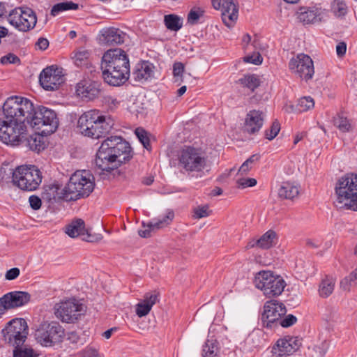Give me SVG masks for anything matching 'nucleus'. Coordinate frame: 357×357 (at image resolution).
Segmentation results:
<instances>
[{"label": "nucleus", "mask_w": 357, "mask_h": 357, "mask_svg": "<svg viewBox=\"0 0 357 357\" xmlns=\"http://www.w3.org/2000/svg\"><path fill=\"white\" fill-rule=\"evenodd\" d=\"M2 108L5 119H0V140L3 143L19 141L28 125L45 135L54 132L59 126L54 110L43 105L35 106L26 98L10 96Z\"/></svg>", "instance_id": "1"}, {"label": "nucleus", "mask_w": 357, "mask_h": 357, "mask_svg": "<svg viewBox=\"0 0 357 357\" xmlns=\"http://www.w3.org/2000/svg\"><path fill=\"white\" fill-rule=\"evenodd\" d=\"M100 69L107 84L113 86H121L130 77L128 55L121 48L108 50L101 58Z\"/></svg>", "instance_id": "2"}, {"label": "nucleus", "mask_w": 357, "mask_h": 357, "mask_svg": "<svg viewBox=\"0 0 357 357\" xmlns=\"http://www.w3.org/2000/svg\"><path fill=\"white\" fill-rule=\"evenodd\" d=\"M335 194L340 208L357 211V174L347 173L339 178L335 183Z\"/></svg>", "instance_id": "3"}, {"label": "nucleus", "mask_w": 357, "mask_h": 357, "mask_svg": "<svg viewBox=\"0 0 357 357\" xmlns=\"http://www.w3.org/2000/svg\"><path fill=\"white\" fill-rule=\"evenodd\" d=\"M94 186V177L89 171H77L70 176L66 185L69 195L66 197L70 201L87 197L93 192Z\"/></svg>", "instance_id": "4"}, {"label": "nucleus", "mask_w": 357, "mask_h": 357, "mask_svg": "<svg viewBox=\"0 0 357 357\" xmlns=\"http://www.w3.org/2000/svg\"><path fill=\"white\" fill-rule=\"evenodd\" d=\"M1 340L14 347H21L27 338L29 328L25 319H13L8 321L1 331Z\"/></svg>", "instance_id": "5"}, {"label": "nucleus", "mask_w": 357, "mask_h": 357, "mask_svg": "<svg viewBox=\"0 0 357 357\" xmlns=\"http://www.w3.org/2000/svg\"><path fill=\"white\" fill-rule=\"evenodd\" d=\"M207 158L201 148L185 146L179 152L178 164L186 172H200L206 166Z\"/></svg>", "instance_id": "6"}, {"label": "nucleus", "mask_w": 357, "mask_h": 357, "mask_svg": "<svg viewBox=\"0 0 357 357\" xmlns=\"http://www.w3.org/2000/svg\"><path fill=\"white\" fill-rule=\"evenodd\" d=\"M255 286L263 291L268 297L280 295L286 286V282L282 276L275 275L271 271H261L257 273L255 278Z\"/></svg>", "instance_id": "7"}, {"label": "nucleus", "mask_w": 357, "mask_h": 357, "mask_svg": "<svg viewBox=\"0 0 357 357\" xmlns=\"http://www.w3.org/2000/svg\"><path fill=\"white\" fill-rule=\"evenodd\" d=\"M15 185L24 191L36 190L42 181L40 171L35 165H21L15 169Z\"/></svg>", "instance_id": "8"}, {"label": "nucleus", "mask_w": 357, "mask_h": 357, "mask_svg": "<svg viewBox=\"0 0 357 357\" xmlns=\"http://www.w3.org/2000/svg\"><path fill=\"white\" fill-rule=\"evenodd\" d=\"M64 329L56 321L41 324L35 332L38 342L45 347H52L61 341Z\"/></svg>", "instance_id": "9"}, {"label": "nucleus", "mask_w": 357, "mask_h": 357, "mask_svg": "<svg viewBox=\"0 0 357 357\" xmlns=\"http://www.w3.org/2000/svg\"><path fill=\"white\" fill-rule=\"evenodd\" d=\"M84 312V305L73 298L61 302L55 314L63 322L75 323Z\"/></svg>", "instance_id": "10"}, {"label": "nucleus", "mask_w": 357, "mask_h": 357, "mask_svg": "<svg viewBox=\"0 0 357 357\" xmlns=\"http://www.w3.org/2000/svg\"><path fill=\"white\" fill-rule=\"evenodd\" d=\"M287 312L285 305L275 300L266 302L264 311L261 315V320L264 327L272 328L278 324L282 315Z\"/></svg>", "instance_id": "11"}, {"label": "nucleus", "mask_w": 357, "mask_h": 357, "mask_svg": "<svg viewBox=\"0 0 357 357\" xmlns=\"http://www.w3.org/2000/svg\"><path fill=\"white\" fill-rule=\"evenodd\" d=\"M109 149L108 143H102L96 153L95 162L100 170L111 172L121 165V160H118L116 155Z\"/></svg>", "instance_id": "12"}, {"label": "nucleus", "mask_w": 357, "mask_h": 357, "mask_svg": "<svg viewBox=\"0 0 357 357\" xmlns=\"http://www.w3.org/2000/svg\"><path fill=\"white\" fill-rule=\"evenodd\" d=\"M65 82L62 68L47 66L44 68L39 75V82L41 86L46 91H54Z\"/></svg>", "instance_id": "13"}, {"label": "nucleus", "mask_w": 357, "mask_h": 357, "mask_svg": "<svg viewBox=\"0 0 357 357\" xmlns=\"http://www.w3.org/2000/svg\"><path fill=\"white\" fill-rule=\"evenodd\" d=\"M289 68L291 73L307 81L312 78L314 73L313 61L310 56L298 54L289 62Z\"/></svg>", "instance_id": "14"}, {"label": "nucleus", "mask_w": 357, "mask_h": 357, "mask_svg": "<svg viewBox=\"0 0 357 357\" xmlns=\"http://www.w3.org/2000/svg\"><path fill=\"white\" fill-rule=\"evenodd\" d=\"M102 143H108L109 150L116 155L118 160H121V165L128 162L133 157L130 144L122 137L111 136Z\"/></svg>", "instance_id": "15"}, {"label": "nucleus", "mask_w": 357, "mask_h": 357, "mask_svg": "<svg viewBox=\"0 0 357 357\" xmlns=\"http://www.w3.org/2000/svg\"><path fill=\"white\" fill-rule=\"evenodd\" d=\"M65 232L71 238L81 237L87 242H96L101 237L100 235L91 234L90 230L85 227V222L82 219L77 218L66 226Z\"/></svg>", "instance_id": "16"}, {"label": "nucleus", "mask_w": 357, "mask_h": 357, "mask_svg": "<svg viewBox=\"0 0 357 357\" xmlns=\"http://www.w3.org/2000/svg\"><path fill=\"white\" fill-rule=\"evenodd\" d=\"M301 344L302 339L298 337H284L277 341L272 352L278 357L289 356L298 350Z\"/></svg>", "instance_id": "17"}, {"label": "nucleus", "mask_w": 357, "mask_h": 357, "mask_svg": "<svg viewBox=\"0 0 357 357\" xmlns=\"http://www.w3.org/2000/svg\"><path fill=\"white\" fill-rule=\"evenodd\" d=\"M114 126V121L109 116H105L98 110L96 116L90 137L93 139H98L108 134Z\"/></svg>", "instance_id": "18"}, {"label": "nucleus", "mask_w": 357, "mask_h": 357, "mask_svg": "<svg viewBox=\"0 0 357 357\" xmlns=\"http://www.w3.org/2000/svg\"><path fill=\"white\" fill-rule=\"evenodd\" d=\"M126 36V34L118 28L108 27L100 31L99 40L101 44L114 46L123 44Z\"/></svg>", "instance_id": "19"}, {"label": "nucleus", "mask_w": 357, "mask_h": 357, "mask_svg": "<svg viewBox=\"0 0 357 357\" xmlns=\"http://www.w3.org/2000/svg\"><path fill=\"white\" fill-rule=\"evenodd\" d=\"M42 196L44 199H46L49 203L52 204L59 202L61 200L70 202V200L66 197H69L66 186L61 189L60 185L56 183L45 185Z\"/></svg>", "instance_id": "20"}, {"label": "nucleus", "mask_w": 357, "mask_h": 357, "mask_svg": "<svg viewBox=\"0 0 357 357\" xmlns=\"http://www.w3.org/2000/svg\"><path fill=\"white\" fill-rule=\"evenodd\" d=\"M174 218V213L172 210L167 211L166 215L161 219L158 220L157 221L153 222H149L147 224H145L144 222H142V227L145 228L144 229H139L138 231L139 235L142 238H148L151 236V232L155 229H161L168 225L172 221Z\"/></svg>", "instance_id": "21"}, {"label": "nucleus", "mask_w": 357, "mask_h": 357, "mask_svg": "<svg viewBox=\"0 0 357 357\" xmlns=\"http://www.w3.org/2000/svg\"><path fill=\"white\" fill-rule=\"evenodd\" d=\"M100 87V84L98 82L84 81L77 84L76 93L82 99L92 100L99 96Z\"/></svg>", "instance_id": "22"}, {"label": "nucleus", "mask_w": 357, "mask_h": 357, "mask_svg": "<svg viewBox=\"0 0 357 357\" xmlns=\"http://www.w3.org/2000/svg\"><path fill=\"white\" fill-rule=\"evenodd\" d=\"M324 10L317 6L301 7L298 18L305 24L320 22L323 19Z\"/></svg>", "instance_id": "23"}, {"label": "nucleus", "mask_w": 357, "mask_h": 357, "mask_svg": "<svg viewBox=\"0 0 357 357\" xmlns=\"http://www.w3.org/2000/svg\"><path fill=\"white\" fill-rule=\"evenodd\" d=\"M26 131L24 132L23 136L19 141L5 143L6 144L17 145L19 144H24L30 150L40 152L44 150L46 145L44 141V134L34 133L33 135L26 137Z\"/></svg>", "instance_id": "24"}, {"label": "nucleus", "mask_w": 357, "mask_h": 357, "mask_svg": "<svg viewBox=\"0 0 357 357\" xmlns=\"http://www.w3.org/2000/svg\"><path fill=\"white\" fill-rule=\"evenodd\" d=\"M6 301L8 310L17 308L26 305L31 300V295L26 291H14L2 296Z\"/></svg>", "instance_id": "25"}, {"label": "nucleus", "mask_w": 357, "mask_h": 357, "mask_svg": "<svg viewBox=\"0 0 357 357\" xmlns=\"http://www.w3.org/2000/svg\"><path fill=\"white\" fill-rule=\"evenodd\" d=\"M264 113L259 110H250L245 120V130L249 134H255L259 131L264 124Z\"/></svg>", "instance_id": "26"}, {"label": "nucleus", "mask_w": 357, "mask_h": 357, "mask_svg": "<svg viewBox=\"0 0 357 357\" xmlns=\"http://www.w3.org/2000/svg\"><path fill=\"white\" fill-rule=\"evenodd\" d=\"M98 114V110L93 109L84 112L79 116L77 121V128L83 135L90 137L96 116Z\"/></svg>", "instance_id": "27"}, {"label": "nucleus", "mask_w": 357, "mask_h": 357, "mask_svg": "<svg viewBox=\"0 0 357 357\" xmlns=\"http://www.w3.org/2000/svg\"><path fill=\"white\" fill-rule=\"evenodd\" d=\"M23 14L22 15L20 24L17 25V29L21 31H28L33 29L37 22V17L35 12L29 7H22Z\"/></svg>", "instance_id": "28"}, {"label": "nucleus", "mask_w": 357, "mask_h": 357, "mask_svg": "<svg viewBox=\"0 0 357 357\" xmlns=\"http://www.w3.org/2000/svg\"><path fill=\"white\" fill-rule=\"evenodd\" d=\"M153 65L148 61L137 63L132 73L134 79L137 82L147 80L153 76Z\"/></svg>", "instance_id": "29"}, {"label": "nucleus", "mask_w": 357, "mask_h": 357, "mask_svg": "<svg viewBox=\"0 0 357 357\" xmlns=\"http://www.w3.org/2000/svg\"><path fill=\"white\" fill-rule=\"evenodd\" d=\"M158 301V295L146 294L143 301L136 305V314L138 317H142L147 315L151 311L153 305Z\"/></svg>", "instance_id": "30"}, {"label": "nucleus", "mask_w": 357, "mask_h": 357, "mask_svg": "<svg viewBox=\"0 0 357 357\" xmlns=\"http://www.w3.org/2000/svg\"><path fill=\"white\" fill-rule=\"evenodd\" d=\"M299 194L298 188L289 181L282 182L278 189V195L282 199H293Z\"/></svg>", "instance_id": "31"}, {"label": "nucleus", "mask_w": 357, "mask_h": 357, "mask_svg": "<svg viewBox=\"0 0 357 357\" xmlns=\"http://www.w3.org/2000/svg\"><path fill=\"white\" fill-rule=\"evenodd\" d=\"M237 82L243 87L250 90L251 92H254L261 84V80L259 76L255 74L243 75L242 77L238 79Z\"/></svg>", "instance_id": "32"}, {"label": "nucleus", "mask_w": 357, "mask_h": 357, "mask_svg": "<svg viewBox=\"0 0 357 357\" xmlns=\"http://www.w3.org/2000/svg\"><path fill=\"white\" fill-rule=\"evenodd\" d=\"M15 169L9 167L8 165L0 168V187L5 188L9 184L15 185Z\"/></svg>", "instance_id": "33"}, {"label": "nucleus", "mask_w": 357, "mask_h": 357, "mask_svg": "<svg viewBox=\"0 0 357 357\" xmlns=\"http://www.w3.org/2000/svg\"><path fill=\"white\" fill-rule=\"evenodd\" d=\"M314 101L310 96H304L298 100L297 104L291 105V110L295 113H302L312 109Z\"/></svg>", "instance_id": "34"}, {"label": "nucleus", "mask_w": 357, "mask_h": 357, "mask_svg": "<svg viewBox=\"0 0 357 357\" xmlns=\"http://www.w3.org/2000/svg\"><path fill=\"white\" fill-rule=\"evenodd\" d=\"M183 19L175 14L166 15L164 17V23L167 29L178 31L183 26Z\"/></svg>", "instance_id": "35"}, {"label": "nucleus", "mask_w": 357, "mask_h": 357, "mask_svg": "<svg viewBox=\"0 0 357 357\" xmlns=\"http://www.w3.org/2000/svg\"><path fill=\"white\" fill-rule=\"evenodd\" d=\"M219 350V342L213 338L208 339L203 345L202 357H217Z\"/></svg>", "instance_id": "36"}, {"label": "nucleus", "mask_w": 357, "mask_h": 357, "mask_svg": "<svg viewBox=\"0 0 357 357\" xmlns=\"http://www.w3.org/2000/svg\"><path fill=\"white\" fill-rule=\"evenodd\" d=\"M276 233L273 230H268L263 234L255 243L257 246L263 249H268L274 244Z\"/></svg>", "instance_id": "37"}, {"label": "nucleus", "mask_w": 357, "mask_h": 357, "mask_svg": "<svg viewBox=\"0 0 357 357\" xmlns=\"http://www.w3.org/2000/svg\"><path fill=\"white\" fill-rule=\"evenodd\" d=\"M335 280L333 278L326 277L319 284V293L323 298L328 297L333 291Z\"/></svg>", "instance_id": "38"}, {"label": "nucleus", "mask_w": 357, "mask_h": 357, "mask_svg": "<svg viewBox=\"0 0 357 357\" xmlns=\"http://www.w3.org/2000/svg\"><path fill=\"white\" fill-rule=\"evenodd\" d=\"M79 4L73 1H63L54 5L51 9V15L56 16L60 13L70 10H77Z\"/></svg>", "instance_id": "39"}, {"label": "nucleus", "mask_w": 357, "mask_h": 357, "mask_svg": "<svg viewBox=\"0 0 357 357\" xmlns=\"http://www.w3.org/2000/svg\"><path fill=\"white\" fill-rule=\"evenodd\" d=\"M204 15V10L200 7H192L187 16V22L190 25H195L199 23V19Z\"/></svg>", "instance_id": "40"}, {"label": "nucleus", "mask_w": 357, "mask_h": 357, "mask_svg": "<svg viewBox=\"0 0 357 357\" xmlns=\"http://www.w3.org/2000/svg\"><path fill=\"white\" fill-rule=\"evenodd\" d=\"M331 11L338 18L344 17L347 13L346 3L341 0H335L331 6Z\"/></svg>", "instance_id": "41"}, {"label": "nucleus", "mask_w": 357, "mask_h": 357, "mask_svg": "<svg viewBox=\"0 0 357 357\" xmlns=\"http://www.w3.org/2000/svg\"><path fill=\"white\" fill-rule=\"evenodd\" d=\"M135 133L139 141L142 144L144 148L150 151L151 149V146L148 132L144 128L139 127L135 129Z\"/></svg>", "instance_id": "42"}, {"label": "nucleus", "mask_w": 357, "mask_h": 357, "mask_svg": "<svg viewBox=\"0 0 357 357\" xmlns=\"http://www.w3.org/2000/svg\"><path fill=\"white\" fill-rule=\"evenodd\" d=\"M22 14V7L11 10L7 17L8 22L17 29V25L20 24V22H22L20 20Z\"/></svg>", "instance_id": "43"}, {"label": "nucleus", "mask_w": 357, "mask_h": 357, "mask_svg": "<svg viewBox=\"0 0 357 357\" xmlns=\"http://www.w3.org/2000/svg\"><path fill=\"white\" fill-rule=\"evenodd\" d=\"M280 130V124L275 120L272 123L271 126L265 130V137L268 140L273 139Z\"/></svg>", "instance_id": "44"}, {"label": "nucleus", "mask_w": 357, "mask_h": 357, "mask_svg": "<svg viewBox=\"0 0 357 357\" xmlns=\"http://www.w3.org/2000/svg\"><path fill=\"white\" fill-rule=\"evenodd\" d=\"M13 357H38V354L33 349H22L20 347H16L13 350Z\"/></svg>", "instance_id": "45"}, {"label": "nucleus", "mask_w": 357, "mask_h": 357, "mask_svg": "<svg viewBox=\"0 0 357 357\" xmlns=\"http://www.w3.org/2000/svg\"><path fill=\"white\" fill-rule=\"evenodd\" d=\"M102 102L108 107L109 110L113 111L119 107L121 100H118L114 96L107 95L103 97Z\"/></svg>", "instance_id": "46"}, {"label": "nucleus", "mask_w": 357, "mask_h": 357, "mask_svg": "<svg viewBox=\"0 0 357 357\" xmlns=\"http://www.w3.org/2000/svg\"><path fill=\"white\" fill-rule=\"evenodd\" d=\"M221 11L222 20L224 24L228 27L232 26L236 20H229V15L233 13L231 6H222Z\"/></svg>", "instance_id": "47"}, {"label": "nucleus", "mask_w": 357, "mask_h": 357, "mask_svg": "<svg viewBox=\"0 0 357 357\" xmlns=\"http://www.w3.org/2000/svg\"><path fill=\"white\" fill-rule=\"evenodd\" d=\"M90 53L87 50L78 51L75 55V63L78 66L87 65Z\"/></svg>", "instance_id": "48"}, {"label": "nucleus", "mask_w": 357, "mask_h": 357, "mask_svg": "<svg viewBox=\"0 0 357 357\" xmlns=\"http://www.w3.org/2000/svg\"><path fill=\"white\" fill-rule=\"evenodd\" d=\"M356 280H357V268L340 282V287L344 290H349L351 283Z\"/></svg>", "instance_id": "49"}, {"label": "nucleus", "mask_w": 357, "mask_h": 357, "mask_svg": "<svg viewBox=\"0 0 357 357\" xmlns=\"http://www.w3.org/2000/svg\"><path fill=\"white\" fill-rule=\"evenodd\" d=\"M231 6L232 11L231 14L229 15V20H236L238 18V6L234 3V0H222V6Z\"/></svg>", "instance_id": "50"}, {"label": "nucleus", "mask_w": 357, "mask_h": 357, "mask_svg": "<svg viewBox=\"0 0 357 357\" xmlns=\"http://www.w3.org/2000/svg\"><path fill=\"white\" fill-rule=\"evenodd\" d=\"M210 215L207 205L200 206L194 209V217L197 219L208 217Z\"/></svg>", "instance_id": "51"}, {"label": "nucleus", "mask_w": 357, "mask_h": 357, "mask_svg": "<svg viewBox=\"0 0 357 357\" xmlns=\"http://www.w3.org/2000/svg\"><path fill=\"white\" fill-rule=\"evenodd\" d=\"M297 321V318L293 314H288L283 319H280L278 324L283 328H289Z\"/></svg>", "instance_id": "52"}, {"label": "nucleus", "mask_w": 357, "mask_h": 357, "mask_svg": "<svg viewBox=\"0 0 357 357\" xmlns=\"http://www.w3.org/2000/svg\"><path fill=\"white\" fill-rule=\"evenodd\" d=\"M335 124L338 128L342 132H347L351 127L350 123L347 118L340 116L335 121Z\"/></svg>", "instance_id": "53"}, {"label": "nucleus", "mask_w": 357, "mask_h": 357, "mask_svg": "<svg viewBox=\"0 0 357 357\" xmlns=\"http://www.w3.org/2000/svg\"><path fill=\"white\" fill-rule=\"evenodd\" d=\"M2 64L17 63L20 62V58L13 53H9L1 58Z\"/></svg>", "instance_id": "54"}, {"label": "nucleus", "mask_w": 357, "mask_h": 357, "mask_svg": "<svg viewBox=\"0 0 357 357\" xmlns=\"http://www.w3.org/2000/svg\"><path fill=\"white\" fill-rule=\"evenodd\" d=\"M257 180L253 178H240L237 181V183L241 188L247 187H253L257 185Z\"/></svg>", "instance_id": "55"}, {"label": "nucleus", "mask_w": 357, "mask_h": 357, "mask_svg": "<svg viewBox=\"0 0 357 357\" xmlns=\"http://www.w3.org/2000/svg\"><path fill=\"white\" fill-rule=\"evenodd\" d=\"M29 202L33 210L37 211L40 208L42 205L41 199L37 195H31L29 198Z\"/></svg>", "instance_id": "56"}, {"label": "nucleus", "mask_w": 357, "mask_h": 357, "mask_svg": "<svg viewBox=\"0 0 357 357\" xmlns=\"http://www.w3.org/2000/svg\"><path fill=\"white\" fill-rule=\"evenodd\" d=\"M243 60L246 63H250L255 65H259L262 63L263 59L259 54H257V55L245 56L243 58Z\"/></svg>", "instance_id": "57"}, {"label": "nucleus", "mask_w": 357, "mask_h": 357, "mask_svg": "<svg viewBox=\"0 0 357 357\" xmlns=\"http://www.w3.org/2000/svg\"><path fill=\"white\" fill-rule=\"evenodd\" d=\"M20 269L17 267H14L6 271L5 278L8 280H13L16 279L20 275Z\"/></svg>", "instance_id": "58"}, {"label": "nucleus", "mask_w": 357, "mask_h": 357, "mask_svg": "<svg viewBox=\"0 0 357 357\" xmlns=\"http://www.w3.org/2000/svg\"><path fill=\"white\" fill-rule=\"evenodd\" d=\"M184 72V65L181 62H176L173 65V75L174 77L182 76Z\"/></svg>", "instance_id": "59"}, {"label": "nucleus", "mask_w": 357, "mask_h": 357, "mask_svg": "<svg viewBox=\"0 0 357 357\" xmlns=\"http://www.w3.org/2000/svg\"><path fill=\"white\" fill-rule=\"evenodd\" d=\"M36 46L40 50H45L49 47V41L47 38L40 37L36 43Z\"/></svg>", "instance_id": "60"}, {"label": "nucleus", "mask_w": 357, "mask_h": 357, "mask_svg": "<svg viewBox=\"0 0 357 357\" xmlns=\"http://www.w3.org/2000/svg\"><path fill=\"white\" fill-rule=\"evenodd\" d=\"M347 52V44L345 42H340L336 46V52L338 57H342Z\"/></svg>", "instance_id": "61"}, {"label": "nucleus", "mask_w": 357, "mask_h": 357, "mask_svg": "<svg viewBox=\"0 0 357 357\" xmlns=\"http://www.w3.org/2000/svg\"><path fill=\"white\" fill-rule=\"evenodd\" d=\"M250 169H251L250 164L247 162V161L245 160L242 164V165L240 167V168L238 169V173L241 174V175L247 174Z\"/></svg>", "instance_id": "62"}, {"label": "nucleus", "mask_w": 357, "mask_h": 357, "mask_svg": "<svg viewBox=\"0 0 357 357\" xmlns=\"http://www.w3.org/2000/svg\"><path fill=\"white\" fill-rule=\"evenodd\" d=\"M68 340L73 344H77L80 340V337L76 332H71L68 335Z\"/></svg>", "instance_id": "63"}, {"label": "nucleus", "mask_w": 357, "mask_h": 357, "mask_svg": "<svg viewBox=\"0 0 357 357\" xmlns=\"http://www.w3.org/2000/svg\"><path fill=\"white\" fill-rule=\"evenodd\" d=\"M84 357H100L98 351L95 349H89L84 353Z\"/></svg>", "instance_id": "64"}]
</instances>
